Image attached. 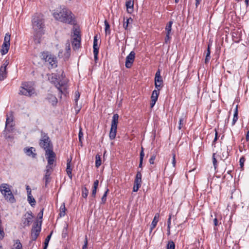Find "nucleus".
<instances>
[{
    "label": "nucleus",
    "mask_w": 249,
    "mask_h": 249,
    "mask_svg": "<svg viewBox=\"0 0 249 249\" xmlns=\"http://www.w3.org/2000/svg\"><path fill=\"white\" fill-rule=\"evenodd\" d=\"M53 18L57 20L69 24H75V20L73 14L67 7H60V10H56L53 14Z\"/></svg>",
    "instance_id": "obj_1"
},
{
    "label": "nucleus",
    "mask_w": 249,
    "mask_h": 249,
    "mask_svg": "<svg viewBox=\"0 0 249 249\" xmlns=\"http://www.w3.org/2000/svg\"><path fill=\"white\" fill-rule=\"evenodd\" d=\"M43 210L44 209H42L40 212L38 213V216L39 218H42L43 216Z\"/></svg>",
    "instance_id": "obj_60"
},
{
    "label": "nucleus",
    "mask_w": 249,
    "mask_h": 249,
    "mask_svg": "<svg viewBox=\"0 0 249 249\" xmlns=\"http://www.w3.org/2000/svg\"><path fill=\"white\" fill-rule=\"evenodd\" d=\"M19 94L28 97H31L34 94L36 95L35 88L29 82L22 83Z\"/></svg>",
    "instance_id": "obj_8"
},
{
    "label": "nucleus",
    "mask_w": 249,
    "mask_h": 249,
    "mask_svg": "<svg viewBox=\"0 0 249 249\" xmlns=\"http://www.w3.org/2000/svg\"><path fill=\"white\" fill-rule=\"evenodd\" d=\"M213 223L215 226H217L218 225V220L216 218H215L213 220Z\"/></svg>",
    "instance_id": "obj_62"
},
{
    "label": "nucleus",
    "mask_w": 249,
    "mask_h": 249,
    "mask_svg": "<svg viewBox=\"0 0 249 249\" xmlns=\"http://www.w3.org/2000/svg\"><path fill=\"white\" fill-rule=\"evenodd\" d=\"M47 165L46 166L45 170H44L45 175L43 179L45 181V185L47 186L48 183L50 181V176L53 172V163L55 161V158H47Z\"/></svg>",
    "instance_id": "obj_6"
},
{
    "label": "nucleus",
    "mask_w": 249,
    "mask_h": 249,
    "mask_svg": "<svg viewBox=\"0 0 249 249\" xmlns=\"http://www.w3.org/2000/svg\"><path fill=\"white\" fill-rule=\"evenodd\" d=\"M27 200L32 206H34L36 205L35 199L33 197L32 194L27 195Z\"/></svg>",
    "instance_id": "obj_28"
},
{
    "label": "nucleus",
    "mask_w": 249,
    "mask_h": 249,
    "mask_svg": "<svg viewBox=\"0 0 249 249\" xmlns=\"http://www.w3.org/2000/svg\"><path fill=\"white\" fill-rule=\"evenodd\" d=\"M89 194L88 189L85 186L82 188V196L84 198H87Z\"/></svg>",
    "instance_id": "obj_34"
},
{
    "label": "nucleus",
    "mask_w": 249,
    "mask_h": 249,
    "mask_svg": "<svg viewBox=\"0 0 249 249\" xmlns=\"http://www.w3.org/2000/svg\"><path fill=\"white\" fill-rule=\"evenodd\" d=\"M13 117L12 115L10 116H7L5 129H8L9 128L12 130L13 127Z\"/></svg>",
    "instance_id": "obj_16"
},
{
    "label": "nucleus",
    "mask_w": 249,
    "mask_h": 249,
    "mask_svg": "<svg viewBox=\"0 0 249 249\" xmlns=\"http://www.w3.org/2000/svg\"><path fill=\"white\" fill-rule=\"evenodd\" d=\"M159 94H160V92L159 91V90H156V89H154L153 91L151 96V103H150L151 108H153V107L155 106L156 102L158 100V98Z\"/></svg>",
    "instance_id": "obj_15"
},
{
    "label": "nucleus",
    "mask_w": 249,
    "mask_h": 249,
    "mask_svg": "<svg viewBox=\"0 0 249 249\" xmlns=\"http://www.w3.org/2000/svg\"><path fill=\"white\" fill-rule=\"evenodd\" d=\"M210 46H211V45L210 44H209L208 45V48H207V52H206V55L205 59V63H208L211 59Z\"/></svg>",
    "instance_id": "obj_25"
},
{
    "label": "nucleus",
    "mask_w": 249,
    "mask_h": 249,
    "mask_svg": "<svg viewBox=\"0 0 249 249\" xmlns=\"http://www.w3.org/2000/svg\"><path fill=\"white\" fill-rule=\"evenodd\" d=\"M118 118L119 115L118 114H114L112 117L111 128L109 134V138L111 140L114 139L116 135Z\"/></svg>",
    "instance_id": "obj_9"
},
{
    "label": "nucleus",
    "mask_w": 249,
    "mask_h": 249,
    "mask_svg": "<svg viewBox=\"0 0 249 249\" xmlns=\"http://www.w3.org/2000/svg\"><path fill=\"white\" fill-rule=\"evenodd\" d=\"M7 76L6 69L0 67V81L3 80Z\"/></svg>",
    "instance_id": "obj_24"
},
{
    "label": "nucleus",
    "mask_w": 249,
    "mask_h": 249,
    "mask_svg": "<svg viewBox=\"0 0 249 249\" xmlns=\"http://www.w3.org/2000/svg\"><path fill=\"white\" fill-rule=\"evenodd\" d=\"M184 118L181 117L179 120V125L178 126V129H181L183 125Z\"/></svg>",
    "instance_id": "obj_45"
},
{
    "label": "nucleus",
    "mask_w": 249,
    "mask_h": 249,
    "mask_svg": "<svg viewBox=\"0 0 249 249\" xmlns=\"http://www.w3.org/2000/svg\"><path fill=\"white\" fill-rule=\"evenodd\" d=\"M39 145L45 151L47 158H56L55 153L53 151V146L48 134L43 131L41 132V138Z\"/></svg>",
    "instance_id": "obj_3"
},
{
    "label": "nucleus",
    "mask_w": 249,
    "mask_h": 249,
    "mask_svg": "<svg viewBox=\"0 0 249 249\" xmlns=\"http://www.w3.org/2000/svg\"><path fill=\"white\" fill-rule=\"evenodd\" d=\"M246 140L247 141H249V130H248L246 135Z\"/></svg>",
    "instance_id": "obj_63"
},
{
    "label": "nucleus",
    "mask_w": 249,
    "mask_h": 249,
    "mask_svg": "<svg viewBox=\"0 0 249 249\" xmlns=\"http://www.w3.org/2000/svg\"><path fill=\"white\" fill-rule=\"evenodd\" d=\"M33 216L31 212H27L23 216L22 221L24 226H29L32 221Z\"/></svg>",
    "instance_id": "obj_12"
},
{
    "label": "nucleus",
    "mask_w": 249,
    "mask_h": 249,
    "mask_svg": "<svg viewBox=\"0 0 249 249\" xmlns=\"http://www.w3.org/2000/svg\"><path fill=\"white\" fill-rule=\"evenodd\" d=\"M33 28L36 32L34 34V40L36 44L41 42V37L44 32L43 29L44 27V21L42 16L39 14H36L32 19Z\"/></svg>",
    "instance_id": "obj_2"
},
{
    "label": "nucleus",
    "mask_w": 249,
    "mask_h": 249,
    "mask_svg": "<svg viewBox=\"0 0 249 249\" xmlns=\"http://www.w3.org/2000/svg\"><path fill=\"white\" fill-rule=\"evenodd\" d=\"M74 38L71 42V45L74 50L78 49L81 45V36L80 32L77 29L74 30Z\"/></svg>",
    "instance_id": "obj_10"
},
{
    "label": "nucleus",
    "mask_w": 249,
    "mask_h": 249,
    "mask_svg": "<svg viewBox=\"0 0 249 249\" xmlns=\"http://www.w3.org/2000/svg\"><path fill=\"white\" fill-rule=\"evenodd\" d=\"M130 21L131 22L133 21V19L131 18H129L126 19V21H124L123 24V27L124 28L125 30L128 29V24L129 23Z\"/></svg>",
    "instance_id": "obj_35"
},
{
    "label": "nucleus",
    "mask_w": 249,
    "mask_h": 249,
    "mask_svg": "<svg viewBox=\"0 0 249 249\" xmlns=\"http://www.w3.org/2000/svg\"><path fill=\"white\" fill-rule=\"evenodd\" d=\"M10 43L3 42L2 45V48L0 50V52L2 54L4 55L6 54L10 48Z\"/></svg>",
    "instance_id": "obj_22"
},
{
    "label": "nucleus",
    "mask_w": 249,
    "mask_h": 249,
    "mask_svg": "<svg viewBox=\"0 0 249 249\" xmlns=\"http://www.w3.org/2000/svg\"><path fill=\"white\" fill-rule=\"evenodd\" d=\"M245 161V158L244 157H241L239 160L240 165L241 168H242L243 167Z\"/></svg>",
    "instance_id": "obj_46"
},
{
    "label": "nucleus",
    "mask_w": 249,
    "mask_h": 249,
    "mask_svg": "<svg viewBox=\"0 0 249 249\" xmlns=\"http://www.w3.org/2000/svg\"><path fill=\"white\" fill-rule=\"evenodd\" d=\"M156 155H153L151 158H150L149 159V163L150 164H153L154 163V160H155L156 159Z\"/></svg>",
    "instance_id": "obj_49"
},
{
    "label": "nucleus",
    "mask_w": 249,
    "mask_h": 249,
    "mask_svg": "<svg viewBox=\"0 0 249 249\" xmlns=\"http://www.w3.org/2000/svg\"><path fill=\"white\" fill-rule=\"evenodd\" d=\"M47 100L49 103H51L53 106L56 105L57 103V99L54 95L49 94L47 97Z\"/></svg>",
    "instance_id": "obj_23"
},
{
    "label": "nucleus",
    "mask_w": 249,
    "mask_h": 249,
    "mask_svg": "<svg viewBox=\"0 0 249 249\" xmlns=\"http://www.w3.org/2000/svg\"><path fill=\"white\" fill-rule=\"evenodd\" d=\"M50 81L58 89L60 94H64L66 95L67 82L65 80L60 79V77L59 75L53 74L51 77Z\"/></svg>",
    "instance_id": "obj_4"
},
{
    "label": "nucleus",
    "mask_w": 249,
    "mask_h": 249,
    "mask_svg": "<svg viewBox=\"0 0 249 249\" xmlns=\"http://www.w3.org/2000/svg\"><path fill=\"white\" fill-rule=\"evenodd\" d=\"M159 218L160 214L159 213H156L150 225V232H151L157 226L159 220Z\"/></svg>",
    "instance_id": "obj_19"
},
{
    "label": "nucleus",
    "mask_w": 249,
    "mask_h": 249,
    "mask_svg": "<svg viewBox=\"0 0 249 249\" xmlns=\"http://www.w3.org/2000/svg\"><path fill=\"white\" fill-rule=\"evenodd\" d=\"M215 153H213V163L214 166V168L215 169H216L217 166V160L215 157Z\"/></svg>",
    "instance_id": "obj_41"
},
{
    "label": "nucleus",
    "mask_w": 249,
    "mask_h": 249,
    "mask_svg": "<svg viewBox=\"0 0 249 249\" xmlns=\"http://www.w3.org/2000/svg\"><path fill=\"white\" fill-rule=\"evenodd\" d=\"M52 232H51L49 235H48L47 236V237L46 238L45 242H44V248H47L49 241H50V238L52 236Z\"/></svg>",
    "instance_id": "obj_38"
},
{
    "label": "nucleus",
    "mask_w": 249,
    "mask_h": 249,
    "mask_svg": "<svg viewBox=\"0 0 249 249\" xmlns=\"http://www.w3.org/2000/svg\"><path fill=\"white\" fill-rule=\"evenodd\" d=\"M171 217H172V214H170L169 215V217L167 220V224H171Z\"/></svg>",
    "instance_id": "obj_61"
},
{
    "label": "nucleus",
    "mask_w": 249,
    "mask_h": 249,
    "mask_svg": "<svg viewBox=\"0 0 249 249\" xmlns=\"http://www.w3.org/2000/svg\"><path fill=\"white\" fill-rule=\"evenodd\" d=\"M41 224L39 225L38 222H36L32 229L31 237L32 240L35 241L37 239L41 231Z\"/></svg>",
    "instance_id": "obj_11"
},
{
    "label": "nucleus",
    "mask_w": 249,
    "mask_h": 249,
    "mask_svg": "<svg viewBox=\"0 0 249 249\" xmlns=\"http://www.w3.org/2000/svg\"><path fill=\"white\" fill-rule=\"evenodd\" d=\"M98 36L97 35H95L94 36L93 39V54H94V58L95 61L98 59V54L99 53V48L98 47V39H97Z\"/></svg>",
    "instance_id": "obj_14"
},
{
    "label": "nucleus",
    "mask_w": 249,
    "mask_h": 249,
    "mask_svg": "<svg viewBox=\"0 0 249 249\" xmlns=\"http://www.w3.org/2000/svg\"><path fill=\"white\" fill-rule=\"evenodd\" d=\"M218 139V133L216 129H215V136L214 140L212 142V146H214L215 147V143Z\"/></svg>",
    "instance_id": "obj_44"
},
{
    "label": "nucleus",
    "mask_w": 249,
    "mask_h": 249,
    "mask_svg": "<svg viewBox=\"0 0 249 249\" xmlns=\"http://www.w3.org/2000/svg\"><path fill=\"white\" fill-rule=\"evenodd\" d=\"M102 164L101 156L98 154L95 156V166L98 168Z\"/></svg>",
    "instance_id": "obj_30"
},
{
    "label": "nucleus",
    "mask_w": 249,
    "mask_h": 249,
    "mask_svg": "<svg viewBox=\"0 0 249 249\" xmlns=\"http://www.w3.org/2000/svg\"><path fill=\"white\" fill-rule=\"evenodd\" d=\"M144 148L143 147H141V150L140 154V157L144 158Z\"/></svg>",
    "instance_id": "obj_54"
},
{
    "label": "nucleus",
    "mask_w": 249,
    "mask_h": 249,
    "mask_svg": "<svg viewBox=\"0 0 249 249\" xmlns=\"http://www.w3.org/2000/svg\"><path fill=\"white\" fill-rule=\"evenodd\" d=\"M155 86L156 89H157L156 90H159L160 92V90L163 87V84H155Z\"/></svg>",
    "instance_id": "obj_48"
},
{
    "label": "nucleus",
    "mask_w": 249,
    "mask_h": 249,
    "mask_svg": "<svg viewBox=\"0 0 249 249\" xmlns=\"http://www.w3.org/2000/svg\"><path fill=\"white\" fill-rule=\"evenodd\" d=\"M97 189L96 188H93L92 190V194L91 195L93 197H95L96 196V192H97Z\"/></svg>",
    "instance_id": "obj_57"
},
{
    "label": "nucleus",
    "mask_w": 249,
    "mask_h": 249,
    "mask_svg": "<svg viewBox=\"0 0 249 249\" xmlns=\"http://www.w3.org/2000/svg\"><path fill=\"white\" fill-rule=\"evenodd\" d=\"M9 63V61L8 59H5L3 61V63L0 67L6 69L7 66L8 65Z\"/></svg>",
    "instance_id": "obj_43"
},
{
    "label": "nucleus",
    "mask_w": 249,
    "mask_h": 249,
    "mask_svg": "<svg viewBox=\"0 0 249 249\" xmlns=\"http://www.w3.org/2000/svg\"><path fill=\"white\" fill-rule=\"evenodd\" d=\"M11 36L9 33H6L4 36V43H10Z\"/></svg>",
    "instance_id": "obj_40"
},
{
    "label": "nucleus",
    "mask_w": 249,
    "mask_h": 249,
    "mask_svg": "<svg viewBox=\"0 0 249 249\" xmlns=\"http://www.w3.org/2000/svg\"><path fill=\"white\" fill-rule=\"evenodd\" d=\"M201 1V0H196V7L200 4Z\"/></svg>",
    "instance_id": "obj_64"
},
{
    "label": "nucleus",
    "mask_w": 249,
    "mask_h": 249,
    "mask_svg": "<svg viewBox=\"0 0 249 249\" xmlns=\"http://www.w3.org/2000/svg\"><path fill=\"white\" fill-rule=\"evenodd\" d=\"M11 249H22V245L19 240H16Z\"/></svg>",
    "instance_id": "obj_27"
},
{
    "label": "nucleus",
    "mask_w": 249,
    "mask_h": 249,
    "mask_svg": "<svg viewBox=\"0 0 249 249\" xmlns=\"http://www.w3.org/2000/svg\"><path fill=\"white\" fill-rule=\"evenodd\" d=\"M229 152H228V149H227L226 151H224L222 155L221 156V159L222 160H225L227 159L229 157Z\"/></svg>",
    "instance_id": "obj_39"
},
{
    "label": "nucleus",
    "mask_w": 249,
    "mask_h": 249,
    "mask_svg": "<svg viewBox=\"0 0 249 249\" xmlns=\"http://www.w3.org/2000/svg\"><path fill=\"white\" fill-rule=\"evenodd\" d=\"M173 23V22L172 21H170L166 24L165 27V31H166V33H171Z\"/></svg>",
    "instance_id": "obj_33"
},
{
    "label": "nucleus",
    "mask_w": 249,
    "mask_h": 249,
    "mask_svg": "<svg viewBox=\"0 0 249 249\" xmlns=\"http://www.w3.org/2000/svg\"><path fill=\"white\" fill-rule=\"evenodd\" d=\"M105 25V33L106 35L108 34L109 35L111 33L110 30V25L107 22V20H105L104 21Z\"/></svg>",
    "instance_id": "obj_32"
},
{
    "label": "nucleus",
    "mask_w": 249,
    "mask_h": 249,
    "mask_svg": "<svg viewBox=\"0 0 249 249\" xmlns=\"http://www.w3.org/2000/svg\"><path fill=\"white\" fill-rule=\"evenodd\" d=\"M0 192L3 196L5 199L12 203L16 202V199L7 183H2L0 185Z\"/></svg>",
    "instance_id": "obj_5"
},
{
    "label": "nucleus",
    "mask_w": 249,
    "mask_h": 249,
    "mask_svg": "<svg viewBox=\"0 0 249 249\" xmlns=\"http://www.w3.org/2000/svg\"><path fill=\"white\" fill-rule=\"evenodd\" d=\"M99 184V181L98 179L95 180L94 181L93 188H97Z\"/></svg>",
    "instance_id": "obj_58"
},
{
    "label": "nucleus",
    "mask_w": 249,
    "mask_h": 249,
    "mask_svg": "<svg viewBox=\"0 0 249 249\" xmlns=\"http://www.w3.org/2000/svg\"><path fill=\"white\" fill-rule=\"evenodd\" d=\"M142 175L140 171H138L134 180V183L141 186Z\"/></svg>",
    "instance_id": "obj_21"
},
{
    "label": "nucleus",
    "mask_w": 249,
    "mask_h": 249,
    "mask_svg": "<svg viewBox=\"0 0 249 249\" xmlns=\"http://www.w3.org/2000/svg\"><path fill=\"white\" fill-rule=\"evenodd\" d=\"M66 209L65 208V205L64 203H63L60 208V213L59 215L60 217L64 216L66 214L65 211Z\"/></svg>",
    "instance_id": "obj_31"
},
{
    "label": "nucleus",
    "mask_w": 249,
    "mask_h": 249,
    "mask_svg": "<svg viewBox=\"0 0 249 249\" xmlns=\"http://www.w3.org/2000/svg\"><path fill=\"white\" fill-rule=\"evenodd\" d=\"M26 189L27 192V195L32 194V193H31L32 191H31V189L29 185H26Z\"/></svg>",
    "instance_id": "obj_53"
},
{
    "label": "nucleus",
    "mask_w": 249,
    "mask_h": 249,
    "mask_svg": "<svg viewBox=\"0 0 249 249\" xmlns=\"http://www.w3.org/2000/svg\"><path fill=\"white\" fill-rule=\"evenodd\" d=\"M154 81L155 84L163 83L162 78L160 75V69H158L156 72Z\"/></svg>",
    "instance_id": "obj_20"
},
{
    "label": "nucleus",
    "mask_w": 249,
    "mask_h": 249,
    "mask_svg": "<svg viewBox=\"0 0 249 249\" xmlns=\"http://www.w3.org/2000/svg\"><path fill=\"white\" fill-rule=\"evenodd\" d=\"M176 155L175 154H173V158L172 161V164L174 167L176 166Z\"/></svg>",
    "instance_id": "obj_52"
},
{
    "label": "nucleus",
    "mask_w": 249,
    "mask_h": 249,
    "mask_svg": "<svg viewBox=\"0 0 249 249\" xmlns=\"http://www.w3.org/2000/svg\"><path fill=\"white\" fill-rule=\"evenodd\" d=\"M83 138V133L82 131L81 128L80 129L79 134H78V138L79 142L82 144V139Z\"/></svg>",
    "instance_id": "obj_42"
},
{
    "label": "nucleus",
    "mask_w": 249,
    "mask_h": 249,
    "mask_svg": "<svg viewBox=\"0 0 249 249\" xmlns=\"http://www.w3.org/2000/svg\"><path fill=\"white\" fill-rule=\"evenodd\" d=\"M170 39V33H166V36L165 37V43L167 44Z\"/></svg>",
    "instance_id": "obj_47"
},
{
    "label": "nucleus",
    "mask_w": 249,
    "mask_h": 249,
    "mask_svg": "<svg viewBox=\"0 0 249 249\" xmlns=\"http://www.w3.org/2000/svg\"><path fill=\"white\" fill-rule=\"evenodd\" d=\"M140 187H141V186H140L139 185L134 184V186H133V191L134 192H137L138 191V190Z\"/></svg>",
    "instance_id": "obj_51"
},
{
    "label": "nucleus",
    "mask_w": 249,
    "mask_h": 249,
    "mask_svg": "<svg viewBox=\"0 0 249 249\" xmlns=\"http://www.w3.org/2000/svg\"><path fill=\"white\" fill-rule=\"evenodd\" d=\"M67 227L68 226H67L64 229H63V232H62V236L64 237H65L67 235V234L66 233V231H67Z\"/></svg>",
    "instance_id": "obj_56"
},
{
    "label": "nucleus",
    "mask_w": 249,
    "mask_h": 249,
    "mask_svg": "<svg viewBox=\"0 0 249 249\" xmlns=\"http://www.w3.org/2000/svg\"><path fill=\"white\" fill-rule=\"evenodd\" d=\"M238 107H237V106H236L235 109L234 110V114H233V117L232 121V126L235 124L236 123V122L238 120Z\"/></svg>",
    "instance_id": "obj_26"
},
{
    "label": "nucleus",
    "mask_w": 249,
    "mask_h": 249,
    "mask_svg": "<svg viewBox=\"0 0 249 249\" xmlns=\"http://www.w3.org/2000/svg\"><path fill=\"white\" fill-rule=\"evenodd\" d=\"M80 93L78 91H76L75 93V102L77 104L78 100H79L80 98Z\"/></svg>",
    "instance_id": "obj_50"
},
{
    "label": "nucleus",
    "mask_w": 249,
    "mask_h": 249,
    "mask_svg": "<svg viewBox=\"0 0 249 249\" xmlns=\"http://www.w3.org/2000/svg\"><path fill=\"white\" fill-rule=\"evenodd\" d=\"M24 151L28 156H31L33 158H35L36 156V154L35 153L36 150L34 147L25 148Z\"/></svg>",
    "instance_id": "obj_17"
},
{
    "label": "nucleus",
    "mask_w": 249,
    "mask_h": 249,
    "mask_svg": "<svg viewBox=\"0 0 249 249\" xmlns=\"http://www.w3.org/2000/svg\"><path fill=\"white\" fill-rule=\"evenodd\" d=\"M108 191H109V190H108V189L107 188L106 192H105L104 194L103 195V196L102 197V198H101V203L102 204L105 203V202L107 200V194Z\"/></svg>",
    "instance_id": "obj_36"
},
{
    "label": "nucleus",
    "mask_w": 249,
    "mask_h": 249,
    "mask_svg": "<svg viewBox=\"0 0 249 249\" xmlns=\"http://www.w3.org/2000/svg\"><path fill=\"white\" fill-rule=\"evenodd\" d=\"M135 53L134 51H131L126 56L125 63V66L126 68H130L134 61Z\"/></svg>",
    "instance_id": "obj_13"
},
{
    "label": "nucleus",
    "mask_w": 249,
    "mask_h": 249,
    "mask_svg": "<svg viewBox=\"0 0 249 249\" xmlns=\"http://www.w3.org/2000/svg\"><path fill=\"white\" fill-rule=\"evenodd\" d=\"M143 160V158L140 157V163L139 165V167L142 168Z\"/></svg>",
    "instance_id": "obj_59"
},
{
    "label": "nucleus",
    "mask_w": 249,
    "mask_h": 249,
    "mask_svg": "<svg viewBox=\"0 0 249 249\" xmlns=\"http://www.w3.org/2000/svg\"><path fill=\"white\" fill-rule=\"evenodd\" d=\"M41 57L42 59L45 62H48L50 65L49 68L53 69L57 66V58L54 55L51 54L48 52H43L41 53Z\"/></svg>",
    "instance_id": "obj_7"
},
{
    "label": "nucleus",
    "mask_w": 249,
    "mask_h": 249,
    "mask_svg": "<svg viewBox=\"0 0 249 249\" xmlns=\"http://www.w3.org/2000/svg\"><path fill=\"white\" fill-rule=\"evenodd\" d=\"M125 6L127 10L131 9L132 11H133L134 6V0H128L126 1L125 3Z\"/></svg>",
    "instance_id": "obj_29"
},
{
    "label": "nucleus",
    "mask_w": 249,
    "mask_h": 249,
    "mask_svg": "<svg viewBox=\"0 0 249 249\" xmlns=\"http://www.w3.org/2000/svg\"><path fill=\"white\" fill-rule=\"evenodd\" d=\"M175 244L173 241H170L168 242L167 245V249H175Z\"/></svg>",
    "instance_id": "obj_37"
},
{
    "label": "nucleus",
    "mask_w": 249,
    "mask_h": 249,
    "mask_svg": "<svg viewBox=\"0 0 249 249\" xmlns=\"http://www.w3.org/2000/svg\"><path fill=\"white\" fill-rule=\"evenodd\" d=\"M71 159H68L67 160V168H66V172L71 179L72 178V168L71 166Z\"/></svg>",
    "instance_id": "obj_18"
},
{
    "label": "nucleus",
    "mask_w": 249,
    "mask_h": 249,
    "mask_svg": "<svg viewBox=\"0 0 249 249\" xmlns=\"http://www.w3.org/2000/svg\"><path fill=\"white\" fill-rule=\"evenodd\" d=\"M88 246V240L87 237H86L85 240L84 241V244L82 247V249H87Z\"/></svg>",
    "instance_id": "obj_55"
}]
</instances>
